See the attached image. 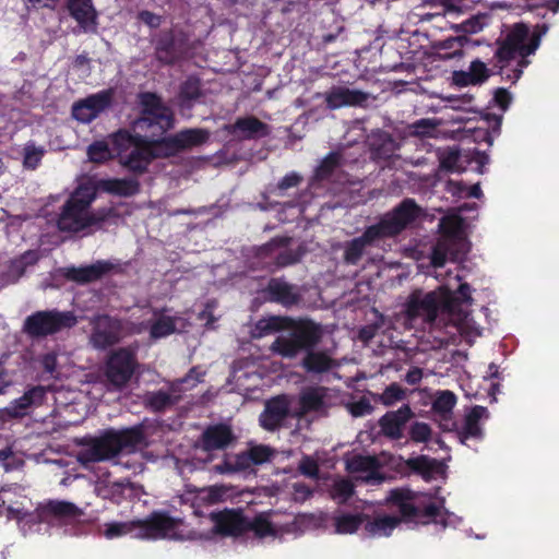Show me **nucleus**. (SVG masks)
<instances>
[{
    "label": "nucleus",
    "mask_w": 559,
    "mask_h": 559,
    "mask_svg": "<svg viewBox=\"0 0 559 559\" xmlns=\"http://www.w3.org/2000/svg\"><path fill=\"white\" fill-rule=\"evenodd\" d=\"M96 187L92 182L80 185L62 206L57 225L62 231L91 234L99 228L109 215V211L100 209L92 211L91 203L95 199Z\"/></svg>",
    "instance_id": "7"
},
{
    "label": "nucleus",
    "mask_w": 559,
    "mask_h": 559,
    "mask_svg": "<svg viewBox=\"0 0 559 559\" xmlns=\"http://www.w3.org/2000/svg\"><path fill=\"white\" fill-rule=\"evenodd\" d=\"M252 465H258L267 462L273 455L271 448L266 445H254L248 451Z\"/></svg>",
    "instance_id": "51"
},
{
    "label": "nucleus",
    "mask_w": 559,
    "mask_h": 559,
    "mask_svg": "<svg viewBox=\"0 0 559 559\" xmlns=\"http://www.w3.org/2000/svg\"><path fill=\"white\" fill-rule=\"evenodd\" d=\"M419 207L413 200L403 201L392 212L384 214L380 221L369 226L362 236L353 239L345 249V260L355 264L366 248L377 240L400 234L419 215Z\"/></svg>",
    "instance_id": "8"
},
{
    "label": "nucleus",
    "mask_w": 559,
    "mask_h": 559,
    "mask_svg": "<svg viewBox=\"0 0 559 559\" xmlns=\"http://www.w3.org/2000/svg\"><path fill=\"white\" fill-rule=\"evenodd\" d=\"M409 435L415 442H427L431 437V429L428 424L416 421L412 425Z\"/></svg>",
    "instance_id": "52"
},
{
    "label": "nucleus",
    "mask_w": 559,
    "mask_h": 559,
    "mask_svg": "<svg viewBox=\"0 0 559 559\" xmlns=\"http://www.w3.org/2000/svg\"><path fill=\"white\" fill-rule=\"evenodd\" d=\"M298 404L295 416L311 412L323 414L332 405L331 391L323 386L307 388L300 393Z\"/></svg>",
    "instance_id": "17"
},
{
    "label": "nucleus",
    "mask_w": 559,
    "mask_h": 559,
    "mask_svg": "<svg viewBox=\"0 0 559 559\" xmlns=\"http://www.w3.org/2000/svg\"><path fill=\"white\" fill-rule=\"evenodd\" d=\"M489 418V412L484 406H474L465 416L464 424L459 431V438L462 443L469 445L471 440L483 439L484 432L480 426L481 421Z\"/></svg>",
    "instance_id": "23"
},
{
    "label": "nucleus",
    "mask_w": 559,
    "mask_h": 559,
    "mask_svg": "<svg viewBox=\"0 0 559 559\" xmlns=\"http://www.w3.org/2000/svg\"><path fill=\"white\" fill-rule=\"evenodd\" d=\"M141 19L151 26L155 27L159 25V16L154 15L153 13L142 12Z\"/></svg>",
    "instance_id": "64"
},
{
    "label": "nucleus",
    "mask_w": 559,
    "mask_h": 559,
    "mask_svg": "<svg viewBox=\"0 0 559 559\" xmlns=\"http://www.w3.org/2000/svg\"><path fill=\"white\" fill-rule=\"evenodd\" d=\"M539 40L540 34L530 32L525 24H515L510 28L495 55V67L499 74L504 80L516 82L528 64L526 57L535 52Z\"/></svg>",
    "instance_id": "6"
},
{
    "label": "nucleus",
    "mask_w": 559,
    "mask_h": 559,
    "mask_svg": "<svg viewBox=\"0 0 559 559\" xmlns=\"http://www.w3.org/2000/svg\"><path fill=\"white\" fill-rule=\"evenodd\" d=\"M354 493V484L344 478L334 479L330 495L337 503L346 502Z\"/></svg>",
    "instance_id": "44"
},
{
    "label": "nucleus",
    "mask_w": 559,
    "mask_h": 559,
    "mask_svg": "<svg viewBox=\"0 0 559 559\" xmlns=\"http://www.w3.org/2000/svg\"><path fill=\"white\" fill-rule=\"evenodd\" d=\"M94 490L98 497L119 503L127 496L138 495L140 488L128 480L114 481L109 472L99 469Z\"/></svg>",
    "instance_id": "16"
},
{
    "label": "nucleus",
    "mask_w": 559,
    "mask_h": 559,
    "mask_svg": "<svg viewBox=\"0 0 559 559\" xmlns=\"http://www.w3.org/2000/svg\"><path fill=\"white\" fill-rule=\"evenodd\" d=\"M10 459H13V453L10 449L0 451V461L3 463L5 469L13 468V465L8 462Z\"/></svg>",
    "instance_id": "62"
},
{
    "label": "nucleus",
    "mask_w": 559,
    "mask_h": 559,
    "mask_svg": "<svg viewBox=\"0 0 559 559\" xmlns=\"http://www.w3.org/2000/svg\"><path fill=\"white\" fill-rule=\"evenodd\" d=\"M146 444V435L141 426L107 430L99 437L88 439L78 453L82 464L111 460L121 454L116 463L133 474L143 471L142 454L138 450Z\"/></svg>",
    "instance_id": "4"
},
{
    "label": "nucleus",
    "mask_w": 559,
    "mask_h": 559,
    "mask_svg": "<svg viewBox=\"0 0 559 559\" xmlns=\"http://www.w3.org/2000/svg\"><path fill=\"white\" fill-rule=\"evenodd\" d=\"M252 531L259 537L266 536H282L284 533L292 532L288 523L280 524L276 521L270 520L266 515H259L252 523Z\"/></svg>",
    "instance_id": "31"
},
{
    "label": "nucleus",
    "mask_w": 559,
    "mask_h": 559,
    "mask_svg": "<svg viewBox=\"0 0 559 559\" xmlns=\"http://www.w3.org/2000/svg\"><path fill=\"white\" fill-rule=\"evenodd\" d=\"M466 41L465 37H451L439 41L436 45L437 53L441 59H453L463 57V46Z\"/></svg>",
    "instance_id": "38"
},
{
    "label": "nucleus",
    "mask_w": 559,
    "mask_h": 559,
    "mask_svg": "<svg viewBox=\"0 0 559 559\" xmlns=\"http://www.w3.org/2000/svg\"><path fill=\"white\" fill-rule=\"evenodd\" d=\"M453 281L457 284L456 288L449 282L435 292L414 293L406 305V317L411 326H415L418 320L425 324H432L442 307V311L447 313L453 326L468 343H472L480 335V329L465 309L472 301L471 288L467 284H460L459 275Z\"/></svg>",
    "instance_id": "2"
},
{
    "label": "nucleus",
    "mask_w": 559,
    "mask_h": 559,
    "mask_svg": "<svg viewBox=\"0 0 559 559\" xmlns=\"http://www.w3.org/2000/svg\"><path fill=\"white\" fill-rule=\"evenodd\" d=\"M90 342L95 348L104 349L117 343L122 336V323L109 316H96L91 319Z\"/></svg>",
    "instance_id": "15"
},
{
    "label": "nucleus",
    "mask_w": 559,
    "mask_h": 559,
    "mask_svg": "<svg viewBox=\"0 0 559 559\" xmlns=\"http://www.w3.org/2000/svg\"><path fill=\"white\" fill-rule=\"evenodd\" d=\"M406 396V391L397 383H392L379 395L378 400L385 406L394 405L403 401Z\"/></svg>",
    "instance_id": "47"
},
{
    "label": "nucleus",
    "mask_w": 559,
    "mask_h": 559,
    "mask_svg": "<svg viewBox=\"0 0 559 559\" xmlns=\"http://www.w3.org/2000/svg\"><path fill=\"white\" fill-rule=\"evenodd\" d=\"M407 465L427 480L443 477L445 472V465L441 461L426 455L409 459Z\"/></svg>",
    "instance_id": "27"
},
{
    "label": "nucleus",
    "mask_w": 559,
    "mask_h": 559,
    "mask_svg": "<svg viewBox=\"0 0 559 559\" xmlns=\"http://www.w3.org/2000/svg\"><path fill=\"white\" fill-rule=\"evenodd\" d=\"M321 336L322 329L319 324L308 320L299 321L289 334L278 336L271 349L283 357L293 358L299 352L318 344Z\"/></svg>",
    "instance_id": "12"
},
{
    "label": "nucleus",
    "mask_w": 559,
    "mask_h": 559,
    "mask_svg": "<svg viewBox=\"0 0 559 559\" xmlns=\"http://www.w3.org/2000/svg\"><path fill=\"white\" fill-rule=\"evenodd\" d=\"M468 72L473 79L474 84H481L489 78V70L487 66L480 60L471 62Z\"/></svg>",
    "instance_id": "50"
},
{
    "label": "nucleus",
    "mask_w": 559,
    "mask_h": 559,
    "mask_svg": "<svg viewBox=\"0 0 559 559\" xmlns=\"http://www.w3.org/2000/svg\"><path fill=\"white\" fill-rule=\"evenodd\" d=\"M47 392L45 386H32L22 396L12 401L3 412L9 417H24L45 402Z\"/></svg>",
    "instance_id": "20"
},
{
    "label": "nucleus",
    "mask_w": 559,
    "mask_h": 559,
    "mask_svg": "<svg viewBox=\"0 0 559 559\" xmlns=\"http://www.w3.org/2000/svg\"><path fill=\"white\" fill-rule=\"evenodd\" d=\"M281 328V319L276 317L262 319L257 324L252 332L254 337H262L272 333Z\"/></svg>",
    "instance_id": "49"
},
{
    "label": "nucleus",
    "mask_w": 559,
    "mask_h": 559,
    "mask_svg": "<svg viewBox=\"0 0 559 559\" xmlns=\"http://www.w3.org/2000/svg\"><path fill=\"white\" fill-rule=\"evenodd\" d=\"M78 322L72 312L38 311L25 321V331L34 336H45L71 328Z\"/></svg>",
    "instance_id": "13"
},
{
    "label": "nucleus",
    "mask_w": 559,
    "mask_h": 559,
    "mask_svg": "<svg viewBox=\"0 0 559 559\" xmlns=\"http://www.w3.org/2000/svg\"><path fill=\"white\" fill-rule=\"evenodd\" d=\"M438 227L440 238L433 247L431 264L441 267L448 258L454 262L462 261L469 251L464 219L456 213H449L441 218Z\"/></svg>",
    "instance_id": "10"
},
{
    "label": "nucleus",
    "mask_w": 559,
    "mask_h": 559,
    "mask_svg": "<svg viewBox=\"0 0 559 559\" xmlns=\"http://www.w3.org/2000/svg\"><path fill=\"white\" fill-rule=\"evenodd\" d=\"M299 471L308 477L316 478L319 472L318 463L312 457L305 456L299 463Z\"/></svg>",
    "instance_id": "54"
},
{
    "label": "nucleus",
    "mask_w": 559,
    "mask_h": 559,
    "mask_svg": "<svg viewBox=\"0 0 559 559\" xmlns=\"http://www.w3.org/2000/svg\"><path fill=\"white\" fill-rule=\"evenodd\" d=\"M324 98L330 109H337L361 105L368 99V94L347 86H333L324 94Z\"/></svg>",
    "instance_id": "24"
},
{
    "label": "nucleus",
    "mask_w": 559,
    "mask_h": 559,
    "mask_svg": "<svg viewBox=\"0 0 559 559\" xmlns=\"http://www.w3.org/2000/svg\"><path fill=\"white\" fill-rule=\"evenodd\" d=\"M112 267L107 261H98L90 266L81 269H69L67 276L73 281L85 283L100 277Z\"/></svg>",
    "instance_id": "29"
},
{
    "label": "nucleus",
    "mask_w": 559,
    "mask_h": 559,
    "mask_svg": "<svg viewBox=\"0 0 559 559\" xmlns=\"http://www.w3.org/2000/svg\"><path fill=\"white\" fill-rule=\"evenodd\" d=\"M364 522H366V516L362 514L338 513L333 518L335 533L337 534H353Z\"/></svg>",
    "instance_id": "37"
},
{
    "label": "nucleus",
    "mask_w": 559,
    "mask_h": 559,
    "mask_svg": "<svg viewBox=\"0 0 559 559\" xmlns=\"http://www.w3.org/2000/svg\"><path fill=\"white\" fill-rule=\"evenodd\" d=\"M292 401L286 395L276 396L266 402L263 413L260 415L261 426L270 431L277 429L288 415H295L290 405Z\"/></svg>",
    "instance_id": "18"
},
{
    "label": "nucleus",
    "mask_w": 559,
    "mask_h": 559,
    "mask_svg": "<svg viewBox=\"0 0 559 559\" xmlns=\"http://www.w3.org/2000/svg\"><path fill=\"white\" fill-rule=\"evenodd\" d=\"M251 466L252 463L248 452H241L238 454H227L224 462L214 468L219 474H228L247 471Z\"/></svg>",
    "instance_id": "34"
},
{
    "label": "nucleus",
    "mask_w": 559,
    "mask_h": 559,
    "mask_svg": "<svg viewBox=\"0 0 559 559\" xmlns=\"http://www.w3.org/2000/svg\"><path fill=\"white\" fill-rule=\"evenodd\" d=\"M139 311L141 316L128 322V333L141 334L148 331L152 340H158L176 332H182L188 325L187 319L179 314H171L166 309L157 310L144 307Z\"/></svg>",
    "instance_id": "11"
},
{
    "label": "nucleus",
    "mask_w": 559,
    "mask_h": 559,
    "mask_svg": "<svg viewBox=\"0 0 559 559\" xmlns=\"http://www.w3.org/2000/svg\"><path fill=\"white\" fill-rule=\"evenodd\" d=\"M111 102V93L103 91L73 105L72 116L80 122L88 123L104 111Z\"/></svg>",
    "instance_id": "19"
},
{
    "label": "nucleus",
    "mask_w": 559,
    "mask_h": 559,
    "mask_svg": "<svg viewBox=\"0 0 559 559\" xmlns=\"http://www.w3.org/2000/svg\"><path fill=\"white\" fill-rule=\"evenodd\" d=\"M466 159L462 153L455 148H447L440 154V166L450 171H462V163Z\"/></svg>",
    "instance_id": "41"
},
{
    "label": "nucleus",
    "mask_w": 559,
    "mask_h": 559,
    "mask_svg": "<svg viewBox=\"0 0 559 559\" xmlns=\"http://www.w3.org/2000/svg\"><path fill=\"white\" fill-rule=\"evenodd\" d=\"M141 117L131 132L120 130L112 136L121 163L133 171H143L156 157H167L181 148L204 143L209 133L202 129H187L174 136L163 138L174 127V115L153 93L140 96Z\"/></svg>",
    "instance_id": "1"
},
{
    "label": "nucleus",
    "mask_w": 559,
    "mask_h": 559,
    "mask_svg": "<svg viewBox=\"0 0 559 559\" xmlns=\"http://www.w3.org/2000/svg\"><path fill=\"white\" fill-rule=\"evenodd\" d=\"M412 417V411L408 405H403L396 412H389L380 419L382 432L393 439L402 436L404 425Z\"/></svg>",
    "instance_id": "25"
},
{
    "label": "nucleus",
    "mask_w": 559,
    "mask_h": 559,
    "mask_svg": "<svg viewBox=\"0 0 559 559\" xmlns=\"http://www.w3.org/2000/svg\"><path fill=\"white\" fill-rule=\"evenodd\" d=\"M495 100L498 106L506 110L511 103V95L504 88H498L495 93Z\"/></svg>",
    "instance_id": "59"
},
{
    "label": "nucleus",
    "mask_w": 559,
    "mask_h": 559,
    "mask_svg": "<svg viewBox=\"0 0 559 559\" xmlns=\"http://www.w3.org/2000/svg\"><path fill=\"white\" fill-rule=\"evenodd\" d=\"M453 82L460 86L475 85L471 73L467 71H454Z\"/></svg>",
    "instance_id": "58"
},
{
    "label": "nucleus",
    "mask_w": 559,
    "mask_h": 559,
    "mask_svg": "<svg viewBox=\"0 0 559 559\" xmlns=\"http://www.w3.org/2000/svg\"><path fill=\"white\" fill-rule=\"evenodd\" d=\"M87 155L91 162L105 163L111 158V152L104 141H97L87 148Z\"/></svg>",
    "instance_id": "48"
},
{
    "label": "nucleus",
    "mask_w": 559,
    "mask_h": 559,
    "mask_svg": "<svg viewBox=\"0 0 559 559\" xmlns=\"http://www.w3.org/2000/svg\"><path fill=\"white\" fill-rule=\"evenodd\" d=\"M348 411L354 417H361L370 414L372 406L367 400H360L358 402L352 403L348 406Z\"/></svg>",
    "instance_id": "56"
},
{
    "label": "nucleus",
    "mask_w": 559,
    "mask_h": 559,
    "mask_svg": "<svg viewBox=\"0 0 559 559\" xmlns=\"http://www.w3.org/2000/svg\"><path fill=\"white\" fill-rule=\"evenodd\" d=\"M454 28L464 33L475 34L483 29V23L479 17H472L455 25Z\"/></svg>",
    "instance_id": "55"
},
{
    "label": "nucleus",
    "mask_w": 559,
    "mask_h": 559,
    "mask_svg": "<svg viewBox=\"0 0 559 559\" xmlns=\"http://www.w3.org/2000/svg\"><path fill=\"white\" fill-rule=\"evenodd\" d=\"M302 365L309 372L321 373L332 369L335 361L326 353L310 350L304 358Z\"/></svg>",
    "instance_id": "35"
},
{
    "label": "nucleus",
    "mask_w": 559,
    "mask_h": 559,
    "mask_svg": "<svg viewBox=\"0 0 559 559\" xmlns=\"http://www.w3.org/2000/svg\"><path fill=\"white\" fill-rule=\"evenodd\" d=\"M456 404V396L451 391H440L433 401L432 409L435 413L447 417Z\"/></svg>",
    "instance_id": "43"
},
{
    "label": "nucleus",
    "mask_w": 559,
    "mask_h": 559,
    "mask_svg": "<svg viewBox=\"0 0 559 559\" xmlns=\"http://www.w3.org/2000/svg\"><path fill=\"white\" fill-rule=\"evenodd\" d=\"M269 288L273 298L285 306H290L295 304L297 300L293 287L287 285L286 283H282L280 281H272L270 283Z\"/></svg>",
    "instance_id": "40"
},
{
    "label": "nucleus",
    "mask_w": 559,
    "mask_h": 559,
    "mask_svg": "<svg viewBox=\"0 0 559 559\" xmlns=\"http://www.w3.org/2000/svg\"><path fill=\"white\" fill-rule=\"evenodd\" d=\"M233 440L231 430L226 425L209 427L203 433L205 450H218L227 447Z\"/></svg>",
    "instance_id": "28"
},
{
    "label": "nucleus",
    "mask_w": 559,
    "mask_h": 559,
    "mask_svg": "<svg viewBox=\"0 0 559 559\" xmlns=\"http://www.w3.org/2000/svg\"><path fill=\"white\" fill-rule=\"evenodd\" d=\"M175 43L171 41L169 45H163V43H159L157 46V57L159 60L170 63L174 61L175 56L173 53H169V51L174 50Z\"/></svg>",
    "instance_id": "57"
},
{
    "label": "nucleus",
    "mask_w": 559,
    "mask_h": 559,
    "mask_svg": "<svg viewBox=\"0 0 559 559\" xmlns=\"http://www.w3.org/2000/svg\"><path fill=\"white\" fill-rule=\"evenodd\" d=\"M443 502V499L431 501V497L425 492H415L406 488L392 489L384 503L396 508L400 515L382 514L373 519L366 518L365 533L370 537H388L402 521L415 524L435 523L443 528L455 527L461 523V519L444 510Z\"/></svg>",
    "instance_id": "3"
},
{
    "label": "nucleus",
    "mask_w": 559,
    "mask_h": 559,
    "mask_svg": "<svg viewBox=\"0 0 559 559\" xmlns=\"http://www.w3.org/2000/svg\"><path fill=\"white\" fill-rule=\"evenodd\" d=\"M346 162L345 154L341 152H334L329 154L316 170V178L324 179L329 177L334 168Z\"/></svg>",
    "instance_id": "42"
},
{
    "label": "nucleus",
    "mask_w": 559,
    "mask_h": 559,
    "mask_svg": "<svg viewBox=\"0 0 559 559\" xmlns=\"http://www.w3.org/2000/svg\"><path fill=\"white\" fill-rule=\"evenodd\" d=\"M300 177L296 173H290L286 175L278 183V190H286L288 188L295 187L299 183Z\"/></svg>",
    "instance_id": "60"
},
{
    "label": "nucleus",
    "mask_w": 559,
    "mask_h": 559,
    "mask_svg": "<svg viewBox=\"0 0 559 559\" xmlns=\"http://www.w3.org/2000/svg\"><path fill=\"white\" fill-rule=\"evenodd\" d=\"M535 4L546 7L552 13H556L559 10V0H539Z\"/></svg>",
    "instance_id": "63"
},
{
    "label": "nucleus",
    "mask_w": 559,
    "mask_h": 559,
    "mask_svg": "<svg viewBox=\"0 0 559 559\" xmlns=\"http://www.w3.org/2000/svg\"><path fill=\"white\" fill-rule=\"evenodd\" d=\"M181 95L188 99L197 98L200 95L199 80L194 78L188 79L181 87Z\"/></svg>",
    "instance_id": "53"
},
{
    "label": "nucleus",
    "mask_w": 559,
    "mask_h": 559,
    "mask_svg": "<svg viewBox=\"0 0 559 559\" xmlns=\"http://www.w3.org/2000/svg\"><path fill=\"white\" fill-rule=\"evenodd\" d=\"M97 188L109 193L128 197L138 192L139 185L133 179H104L98 181Z\"/></svg>",
    "instance_id": "33"
},
{
    "label": "nucleus",
    "mask_w": 559,
    "mask_h": 559,
    "mask_svg": "<svg viewBox=\"0 0 559 559\" xmlns=\"http://www.w3.org/2000/svg\"><path fill=\"white\" fill-rule=\"evenodd\" d=\"M346 469L356 475L357 480L367 484H379L383 480L379 472V463L372 456L354 455L346 461Z\"/></svg>",
    "instance_id": "21"
},
{
    "label": "nucleus",
    "mask_w": 559,
    "mask_h": 559,
    "mask_svg": "<svg viewBox=\"0 0 559 559\" xmlns=\"http://www.w3.org/2000/svg\"><path fill=\"white\" fill-rule=\"evenodd\" d=\"M135 357L127 349L115 352L107 360L105 377L108 390H122L135 370Z\"/></svg>",
    "instance_id": "14"
},
{
    "label": "nucleus",
    "mask_w": 559,
    "mask_h": 559,
    "mask_svg": "<svg viewBox=\"0 0 559 559\" xmlns=\"http://www.w3.org/2000/svg\"><path fill=\"white\" fill-rule=\"evenodd\" d=\"M68 8L71 15L84 28L95 24L96 12L93 8L92 0H68Z\"/></svg>",
    "instance_id": "30"
},
{
    "label": "nucleus",
    "mask_w": 559,
    "mask_h": 559,
    "mask_svg": "<svg viewBox=\"0 0 559 559\" xmlns=\"http://www.w3.org/2000/svg\"><path fill=\"white\" fill-rule=\"evenodd\" d=\"M20 487H8L0 490V515L15 520L23 531L37 522L63 524L76 520L82 511L67 501H49L32 511V502L25 496L16 500Z\"/></svg>",
    "instance_id": "5"
},
{
    "label": "nucleus",
    "mask_w": 559,
    "mask_h": 559,
    "mask_svg": "<svg viewBox=\"0 0 559 559\" xmlns=\"http://www.w3.org/2000/svg\"><path fill=\"white\" fill-rule=\"evenodd\" d=\"M45 154L43 146H37L33 142H28L24 146L23 165L26 168L35 169L40 163Z\"/></svg>",
    "instance_id": "46"
},
{
    "label": "nucleus",
    "mask_w": 559,
    "mask_h": 559,
    "mask_svg": "<svg viewBox=\"0 0 559 559\" xmlns=\"http://www.w3.org/2000/svg\"><path fill=\"white\" fill-rule=\"evenodd\" d=\"M441 122L436 118L419 119L407 127L411 135L419 138H436Z\"/></svg>",
    "instance_id": "39"
},
{
    "label": "nucleus",
    "mask_w": 559,
    "mask_h": 559,
    "mask_svg": "<svg viewBox=\"0 0 559 559\" xmlns=\"http://www.w3.org/2000/svg\"><path fill=\"white\" fill-rule=\"evenodd\" d=\"M239 495V491L227 485H214L211 487L202 488L198 493V499L209 503H215L226 500H234Z\"/></svg>",
    "instance_id": "32"
},
{
    "label": "nucleus",
    "mask_w": 559,
    "mask_h": 559,
    "mask_svg": "<svg viewBox=\"0 0 559 559\" xmlns=\"http://www.w3.org/2000/svg\"><path fill=\"white\" fill-rule=\"evenodd\" d=\"M183 523L164 513H153L144 520L109 522L104 524L103 535L114 539L130 535L139 539L183 538Z\"/></svg>",
    "instance_id": "9"
},
{
    "label": "nucleus",
    "mask_w": 559,
    "mask_h": 559,
    "mask_svg": "<svg viewBox=\"0 0 559 559\" xmlns=\"http://www.w3.org/2000/svg\"><path fill=\"white\" fill-rule=\"evenodd\" d=\"M228 131L241 139L264 136L269 133L267 124L255 117L238 118L236 122L227 127Z\"/></svg>",
    "instance_id": "26"
},
{
    "label": "nucleus",
    "mask_w": 559,
    "mask_h": 559,
    "mask_svg": "<svg viewBox=\"0 0 559 559\" xmlns=\"http://www.w3.org/2000/svg\"><path fill=\"white\" fill-rule=\"evenodd\" d=\"M206 519L213 525V532L224 535H239L248 526V523L239 512L230 510L211 513Z\"/></svg>",
    "instance_id": "22"
},
{
    "label": "nucleus",
    "mask_w": 559,
    "mask_h": 559,
    "mask_svg": "<svg viewBox=\"0 0 559 559\" xmlns=\"http://www.w3.org/2000/svg\"><path fill=\"white\" fill-rule=\"evenodd\" d=\"M178 399L179 395L171 388L169 392L159 390L145 394L144 403L153 411L159 412L173 405Z\"/></svg>",
    "instance_id": "36"
},
{
    "label": "nucleus",
    "mask_w": 559,
    "mask_h": 559,
    "mask_svg": "<svg viewBox=\"0 0 559 559\" xmlns=\"http://www.w3.org/2000/svg\"><path fill=\"white\" fill-rule=\"evenodd\" d=\"M423 378V371L420 368L414 367L405 376V380L409 384L418 383Z\"/></svg>",
    "instance_id": "61"
},
{
    "label": "nucleus",
    "mask_w": 559,
    "mask_h": 559,
    "mask_svg": "<svg viewBox=\"0 0 559 559\" xmlns=\"http://www.w3.org/2000/svg\"><path fill=\"white\" fill-rule=\"evenodd\" d=\"M60 359L68 360V357L64 355H57L55 353H48L43 356L41 365L44 369L50 373L55 378H61L66 376V372L62 370Z\"/></svg>",
    "instance_id": "45"
}]
</instances>
